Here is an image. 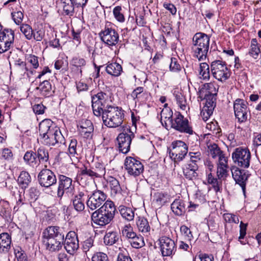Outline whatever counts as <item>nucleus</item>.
<instances>
[{"mask_svg":"<svg viewBox=\"0 0 261 261\" xmlns=\"http://www.w3.org/2000/svg\"><path fill=\"white\" fill-rule=\"evenodd\" d=\"M40 140L43 144L48 146H55L59 143L64 144V138L60 130L56 131L55 133L44 135L40 137Z\"/></svg>","mask_w":261,"mask_h":261,"instance_id":"aec40b11","label":"nucleus"},{"mask_svg":"<svg viewBox=\"0 0 261 261\" xmlns=\"http://www.w3.org/2000/svg\"><path fill=\"white\" fill-rule=\"evenodd\" d=\"M211 70L214 77L218 81L227 80L231 75V72L227 67L225 62L222 60H215L211 63Z\"/></svg>","mask_w":261,"mask_h":261,"instance_id":"423d86ee","label":"nucleus"},{"mask_svg":"<svg viewBox=\"0 0 261 261\" xmlns=\"http://www.w3.org/2000/svg\"><path fill=\"white\" fill-rule=\"evenodd\" d=\"M232 176L236 184L242 188L244 194H245L246 185L250 174L248 170L239 168L237 166H232L231 168Z\"/></svg>","mask_w":261,"mask_h":261,"instance_id":"9d476101","label":"nucleus"},{"mask_svg":"<svg viewBox=\"0 0 261 261\" xmlns=\"http://www.w3.org/2000/svg\"><path fill=\"white\" fill-rule=\"evenodd\" d=\"M71 64L73 66L76 68H80V72L81 74L82 73V67L86 65V62L84 58L75 57L72 58Z\"/></svg>","mask_w":261,"mask_h":261,"instance_id":"49530a36","label":"nucleus"},{"mask_svg":"<svg viewBox=\"0 0 261 261\" xmlns=\"http://www.w3.org/2000/svg\"><path fill=\"white\" fill-rule=\"evenodd\" d=\"M11 238L8 233L0 234V253H7L11 248Z\"/></svg>","mask_w":261,"mask_h":261,"instance_id":"393cba45","label":"nucleus"},{"mask_svg":"<svg viewBox=\"0 0 261 261\" xmlns=\"http://www.w3.org/2000/svg\"><path fill=\"white\" fill-rule=\"evenodd\" d=\"M173 212L177 216H181L186 212V207L184 201L180 199H175L171 205Z\"/></svg>","mask_w":261,"mask_h":261,"instance_id":"c85d7f7f","label":"nucleus"},{"mask_svg":"<svg viewBox=\"0 0 261 261\" xmlns=\"http://www.w3.org/2000/svg\"><path fill=\"white\" fill-rule=\"evenodd\" d=\"M132 246L135 248H140L144 246L145 243L143 238L140 236H137L132 240H130Z\"/></svg>","mask_w":261,"mask_h":261,"instance_id":"8fccbe9b","label":"nucleus"},{"mask_svg":"<svg viewBox=\"0 0 261 261\" xmlns=\"http://www.w3.org/2000/svg\"><path fill=\"white\" fill-rule=\"evenodd\" d=\"M86 176L90 177L91 178L93 179L97 178L94 172L91 167L88 168L87 167L84 166L83 168H81L80 173L78 176L80 184H83V180Z\"/></svg>","mask_w":261,"mask_h":261,"instance_id":"c9c22d12","label":"nucleus"},{"mask_svg":"<svg viewBox=\"0 0 261 261\" xmlns=\"http://www.w3.org/2000/svg\"><path fill=\"white\" fill-rule=\"evenodd\" d=\"M74 190V186L72 184V180L64 175L58 176V188L57 190V197L61 199L65 192L72 193Z\"/></svg>","mask_w":261,"mask_h":261,"instance_id":"9b49d317","label":"nucleus"},{"mask_svg":"<svg viewBox=\"0 0 261 261\" xmlns=\"http://www.w3.org/2000/svg\"><path fill=\"white\" fill-rule=\"evenodd\" d=\"M190 161L188 162L190 164H197L201 160V154L200 152H189Z\"/></svg>","mask_w":261,"mask_h":261,"instance_id":"0e129e2a","label":"nucleus"},{"mask_svg":"<svg viewBox=\"0 0 261 261\" xmlns=\"http://www.w3.org/2000/svg\"><path fill=\"white\" fill-rule=\"evenodd\" d=\"M46 108V107L42 103L35 104L33 107V111L37 115H41L44 114Z\"/></svg>","mask_w":261,"mask_h":261,"instance_id":"69168bd1","label":"nucleus"},{"mask_svg":"<svg viewBox=\"0 0 261 261\" xmlns=\"http://www.w3.org/2000/svg\"><path fill=\"white\" fill-rule=\"evenodd\" d=\"M210 37L205 33H196L192 39V49L194 56L199 61H204L207 57L209 49Z\"/></svg>","mask_w":261,"mask_h":261,"instance_id":"7ed1b4c3","label":"nucleus"},{"mask_svg":"<svg viewBox=\"0 0 261 261\" xmlns=\"http://www.w3.org/2000/svg\"><path fill=\"white\" fill-rule=\"evenodd\" d=\"M35 152L39 165L40 163H47L48 162L49 153L48 150L44 147H39Z\"/></svg>","mask_w":261,"mask_h":261,"instance_id":"e433bc0d","label":"nucleus"},{"mask_svg":"<svg viewBox=\"0 0 261 261\" xmlns=\"http://www.w3.org/2000/svg\"><path fill=\"white\" fill-rule=\"evenodd\" d=\"M14 32L11 29H5L0 32V53L8 50L13 44Z\"/></svg>","mask_w":261,"mask_h":261,"instance_id":"4468645a","label":"nucleus"},{"mask_svg":"<svg viewBox=\"0 0 261 261\" xmlns=\"http://www.w3.org/2000/svg\"><path fill=\"white\" fill-rule=\"evenodd\" d=\"M171 127L180 133L193 134V130L189 124L188 120L179 112H176L173 120H171Z\"/></svg>","mask_w":261,"mask_h":261,"instance_id":"6e6552de","label":"nucleus"},{"mask_svg":"<svg viewBox=\"0 0 261 261\" xmlns=\"http://www.w3.org/2000/svg\"><path fill=\"white\" fill-rule=\"evenodd\" d=\"M124 168L128 174L135 177L139 176L144 170L141 162L131 156L126 158Z\"/></svg>","mask_w":261,"mask_h":261,"instance_id":"f8f14e48","label":"nucleus"},{"mask_svg":"<svg viewBox=\"0 0 261 261\" xmlns=\"http://www.w3.org/2000/svg\"><path fill=\"white\" fill-rule=\"evenodd\" d=\"M37 180L42 187L51 188L56 185L57 179L55 173L50 169H43L37 176Z\"/></svg>","mask_w":261,"mask_h":261,"instance_id":"1a4fd4ad","label":"nucleus"},{"mask_svg":"<svg viewBox=\"0 0 261 261\" xmlns=\"http://www.w3.org/2000/svg\"><path fill=\"white\" fill-rule=\"evenodd\" d=\"M2 158L6 160H11L13 159V153L9 148H4L2 150Z\"/></svg>","mask_w":261,"mask_h":261,"instance_id":"774afa93","label":"nucleus"},{"mask_svg":"<svg viewBox=\"0 0 261 261\" xmlns=\"http://www.w3.org/2000/svg\"><path fill=\"white\" fill-rule=\"evenodd\" d=\"M247 226V224L244 223L242 221L241 222L240 224V236L239 237V240L242 244H245V243L242 241L241 240L243 239L246 234Z\"/></svg>","mask_w":261,"mask_h":261,"instance_id":"680f3d73","label":"nucleus"},{"mask_svg":"<svg viewBox=\"0 0 261 261\" xmlns=\"http://www.w3.org/2000/svg\"><path fill=\"white\" fill-rule=\"evenodd\" d=\"M39 191L36 187H31L29 189V196L31 200L35 201L39 196Z\"/></svg>","mask_w":261,"mask_h":261,"instance_id":"338daca9","label":"nucleus"},{"mask_svg":"<svg viewBox=\"0 0 261 261\" xmlns=\"http://www.w3.org/2000/svg\"><path fill=\"white\" fill-rule=\"evenodd\" d=\"M122 8L121 6H118L115 7L113 11V13L116 20L120 22H123L125 20L124 15L121 12Z\"/></svg>","mask_w":261,"mask_h":261,"instance_id":"864d4df0","label":"nucleus"},{"mask_svg":"<svg viewBox=\"0 0 261 261\" xmlns=\"http://www.w3.org/2000/svg\"><path fill=\"white\" fill-rule=\"evenodd\" d=\"M14 64L15 70L21 75H24L28 70L25 62L20 59L14 60Z\"/></svg>","mask_w":261,"mask_h":261,"instance_id":"a19ab883","label":"nucleus"},{"mask_svg":"<svg viewBox=\"0 0 261 261\" xmlns=\"http://www.w3.org/2000/svg\"><path fill=\"white\" fill-rule=\"evenodd\" d=\"M42 242L46 248L51 252L60 250L63 244L64 234L62 229L57 226H50L43 232Z\"/></svg>","mask_w":261,"mask_h":261,"instance_id":"f257e3e1","label":"nucleus"},{"mask_svg":"<svg viewBox=\"0 0 261 261\" xmlns=\"http://www.w3.org/2000/svg\"><path fill=\"white\" fill-rule=\"evenodd\" d=\"M172 149L169 152V156L173 159L174 167L183 160L187 155L188 149L186 144L182 141H176L172 143Z\"/></svg>","mask_w":261,"mask_h":261,"instance_id":"0eeeda50","label":"nucleus"},{"mask_svg":"<svg viewBox=\"0 0 261 261\" xmlns=\"http://www.w3.org/2000/svg\"><path fill=\"white\" fill-rule=\"evenodd\" d=\"M101 115L103 124L108 127H117L123 121V111L120 107L107 106L103 111Z\"/></svg>","mask_w":261,"mask_h":261,"instance_id":"20e7f679","label":"nucleus"},{"mask_svg":"<svg viewBox=\"0 0 261 261\" xmlns=\"http://www.w3.org/2000/svg\"><path fill=\"white\" fill-rule=\"evenodd\" d=\"M106 72L114 76H119L122 72L121 65L116 62L109 64L106 67Z\"/></svg>","mask_w":261,"mask_h":261,"instance_id":"473e14b6","label":"nucleus"},{"mask_svg":"<svg viewBox=\"0 0 261 261\" xmlns=\"http://www.w3.org/2000/svg\"><path fill=\"white\" fill-rule=\"evenodd\" d=\"M116 212L113 202L107 200L98 210L92 213L91 219L94 223L105 226L113 220Z\"/></svg>","mask_w":261,"mask_h":261,"instance_id":"f03ea898","label":"nucleus"},{"mask_svg":"<svg viewBox=\"0 0 261 261\" xmlns=\"http://www.w3.org/2000/svg\"><path fill=\"white\" fill-rule=\"evenodd\" d=\"M11 15L16 24H19L21 23L23 18V14L20 11L13 12L11 13Z\"/></svg>","mask_w":261,"mask_h":261,"instance_id":"e2e57ef3","label":"nucleus"},{"mask_svg":"<svg viewBox=\"0 0 261 261\" xmlns=\"http://www.w3.org/2000/svg\"><path fill=\"white\" fill-rule=\"evenodd\" d=\"M214 110V109H211V108H209L207 107H203L200 113V115L204 121H206L213 114Z\"/></svg>","mask_w":261,"mask_h":261,"instance_id":"6e6d98bb","label":"nucleus"},{"mask_svg":"<svg viewBox=\"0 0 261 261\" xmlns=\"http://www.w3.org/2000/svg\"><path fill=\"white\" fill-rule=\"evenodd\" d=\"M23 160L27 164L34 168L39 165L36 152L33 151H28L25 152L23 156Z\"/></svg>","mask_w":261,"mask_h":261,"instance_id":"2f4dec72","label":"nucleus"},{"mask_svg":"<svg viewBox=\"0 0 261 261\" xmlns=\"http://www.w3.org/2000/svg\"><path fill=\"white\" fill-rule=\"evenodd\" d=\"M251 155L248 148L239 147L236 148L232 153L233 163L238 167L248 168L250 166Z\"/></svg>","mask_w":261,"mask_h":261,"instance_id":"39448f33","label":"nucleus"},{"mask_svg":"<svg viewBox=\"0 0 261 261\" xmlns=\"http://www.w3.org/2000/svg\"><path fill=\"white\" fill-rule=\"evenodd\" d=\"M134 137L135 135L132 132L130 134L126 133L119 134L117 138L119 151L124 154L127 153L130 150L132 140Z\"/></svg>","mask_w":261,"mask_h":261,"instance_id":"6ab92c4d","label":"nucleus"},{"mask_svg":"<svg viewBox=\"0 0 261 261\" xmlns=\"http://www.w3.org/2000/svg\"><path fill=\"white\" fill-rule=\"evenodd\" d=\"M175 96L177 103L180 109L185 110L187 108V101L185 96L181 93H177Z\"/></svg>","mask_w":261,"mask_h":261,"instance_id":"603ef678","label":"nucleus"},{"mask_svg":"<svg viewBox=\"0 0 261 261\" xmlns=\"http://www.w3.org/2000/svg\"><path fill=\"white\" fill-rule=\"evenodd\" d=\"M198 166L197 164L187 163L182 167V171L185 177L189 180L196 179L198 176L197 170Z\"/></svg>","mask_w":261,"mask_h":261,"instance_id":"b1692460","label":"nucleus"},{"mask_svg":"<svg viewBox=\"0 0 261 261\" xmlns=\"http://www.w3.org/2000/svg\"><path fill=\"white\" fill-rule=\"evenodd\" d=\"M36 89L39 90L41 94L45 97H49L54 93V91L52 90L50 83L47 80H45L40 83L39 87H37Z\"/></svg>","mask_w":261,"mask_h":261,"instance_id":"bb28decb","label":"nucleus"},{"mask_svg":"<svg viewBox=\"0 0 261 261\" xmlns=\"http://www.w3.org/2000/svg\"><path fill=\"white\" fill-rule=\"evenodd\" d=\"M84 196V193L83 192H80L72 199L74 208L76 211L82 212L85 208L84 200L83 199Z\"/></svg>","mask_w":261,"mask_h":261,"instance_id":"72a5a7b5","label":"nucleus"},{"mask_svg":"<svg viewBox=\"0 0 261 261\" xmlns=\"http://www.w3.org/2000/svg\"><path fill=\"white\" fill-rule=\"evenodd\" d=\"M143 91V87H138L134 89L130 94V96L133 98L136 103L139 102L141 97H142Z\"/></svg>","mask_w":261,"mask_h":261,"instance_id":"09e8293b","label":"nucleus"},{"mask_svg":"<svg viewBox=\"0 0 261 261\" xmlns=\"http://www.w3.org/2000/svg\"><path fill=\"white\" fill-rule=\"evenodd\" d=\"M12 209L8 202H5L0 206V215L6 221L11 222L13 220Z\"/></svg>","mask_w":261,"mask_h":261,"instance_id":"cd10ccee","label":"nucleus"},{"mask_svg":"<svg viewBox=\"0 0 261 261\" xmlns=\"http://www.w3.org/2000/svg\"><path fill=\"white\" fill-rule=\"evenodd\" d=\"M97 178H101L106 174L104 165L100 163H95L94 165L91 166Z\"/></svg>","mask_w":261,"mask_h":261,"instance_id":"37998d69","label":"nucleus"},{"mask_svg":"<svg viewBox=\"0 0 261 261\" xmlns=\"http://www.w3.org/2000/svg\"><path fill=\"white\" fill-rule=\"evenodd\" d=\"M63 245L68 253L73 254L79 248L77 234L73 231H69L64 238Z\"/></svg>","mask_w":261,"mask_h":261,"instance_id":"a211bd4d","label":"nucleus"},{"mask_svg":"<svg viewBox=\"0 0 261 261\" xmlns=\"http://www.w3.org/2000/svg\"><path fill=\"white\" fill-rule=\"evenodd\" d=\"M61 6L63 14L65 15L72 16L74 13L75 5L72 0H60Z\"/></svg>","mask_w":261,"mask_h":261,"instance_id":"a878e982","label":"nucleus"},{"mask_svg":"<svg viewBox=\"0 0 261 261\" xmlns=\"http://www.w3.org/2000/svg\"><path fill=\"white\" fill-rule=\"evenodd\" d=\"M20 30L27 39L30 40L33 38V30L30 25L22 24L20 27Z\"/></svg>","mask_w":261,"mask_h":261,"instance_id":"a18cd8bd","label":"nucleus"},{"mask_svg":"<svg viewBox=\"0 0 261 261\" xmlns=\"http://www.w3.org/2000/svg\"><path fill=\"white\" fill-rule=\"evenodd\" d=\"M136 224L140 231L143 233L148 232L150 230V226L147 219L144 217H139Z\"/></svg>","mask_w":261,"mask_h":261,"instance_id":"58836bf2","label":"nucleus"},{"mask_svg":"<svg viewBox=\"0 0 261 261\" xmlns=\"http://www.w3.org/2000/svg\"><path fill=\"white\" fill-rule=\"evenodd\" d=\"M169 69L171 71L174 72H178L181 70V66L178 63L176 58L173 57L170 58Z\"/></svg>","mask_w":261,"mask_h":261,"instance_id":"5fc2aeb1","label":"nucleus"},{"mask_svg":"<svg viewBox=\"0 0 261 261\" xmlns=\"http://www.w3.org/2000/svg\"><path fill=\"white\" fill-rule=\"evenodd\" d=\"M119 234L116 231H109L106 233L103 242L107 246H112L119 241Z\"/></svg>","mask_w":261,"mask_h":261,"instance_id":"c756f323","label":"nucleus"},{"mask_svg":"<svg viewBox=\"0 0 261 261\" xmlns=\"http://www.w3.org/2000/svg\"><path fill=\"white\" fill-rule=\"evenodd\" d=\"M199 75L200 78L203 80H208L210 77V68L206 63H202L200 64Z\"/></svg>","mask_w":261,"mask_h":261,"instance_id":"79ce46f5","label":"nucleus"},{"mask_svg":"<svg viewBox=\"0 0 261 261\" xmlns=\"http://www.w3.org/2000/svg\"><path fill=\"white\" fill-rule=\"evenodd\" d=\"M105 95V93L99 92L92 97V107L93 114L96 116H100L105 109L103 103Z\"/></svg>","mask_w":261,"mask_h":261,"instance_id":"412c9836","label":"nucleus"},{"mask_svg":"<svg viewBox=\"0 0 261 261\" xmlns=\"http://www.w3.org/2000/svg\"><path fill=\"white\" fill-rule=\"evenodd\" d=\"M119 211L121 216L125 220L130 221L134 219V212L130 208L125 206L124 205H120L119 207Z\"/></svg>","mask_w":261,"mask_h":261,"instance_id":"4c0bfd02","label":"nucleus"},{"mask_svg":"<svg viewBox=\"0 0 261 261\" xmlns=\"http://www.w3.org/2000/svg\"><path fill=\"white\" fill-rule=\"evenodd\" d=\"M17 181L22 189H26L31 182V177L28 172L23 171L20 172Z\"/></svg>","mask_w":261,"mask_h":261,"instance_id":"f704fd0d","label":"nucleus"},{"mask_svg":"<svg viewBox=\"0 0 261 261\" xmlns=\"http://www.w3.org/2000/svg\"><path fill=\"white\" fill-rule=\"evenodd\" d=\"M15 255L17 261H31L25 252L21 249H15Z\"/></svg>","mask_w":261,"mask_h":261,"instance_id":"4d7b16f0","label":"nucleus"},{"mask_svg":"<svg viewBox=\"0 0 261 261\" xmlns=\"http://www.w3.org/2000/svg\"><path fill=\"white\" fill-rule=\"evenodd\" d=\"M92 261H109L108 255L101 252L95 253L92 257Z\"/></svg>","mask_w":261,"mask_h":261,"instance_id":"052dcab7","label":"nucleus"},{"mask_svg":"<svg viewBox=\"0 0 261 261\" xmlns=\"http://www.w3.org/2000/svg\"><path fill=\"white\" fill-rule=\"evenodd\" d=\"M207 182L209 184L212 185L213 188L216 192L220 191V185L221 184V181H219L216 178H214L211 173L208 174Z\"/></svg>","mask_w":261,"mask_h":261,"instance_id":"de8ad7c7","label":"nucleus"},{"mask_svg":"<svg viewBox=\"0 0 261 261\" xmlns=\"http://www.w3.org/2000/svg\"><path fill=\"white\" fill-rule=\"evenodd\" d=\"M80 135L85 138L91 137L94 130L93 123L90 120H82L77 125Z\"/></svg>","mask_w":261,"mask_h":261,"instance_id":"5701e85b","label":"nucleus"},{"mask_svg":"<svg viewBox=\"0 0 261 261\" xmlns=\"http://www.w3.org/2000/svg\"><path fill=\"white\" fill-rule=\"evenodd\" d=\"M247 102L242 99H237L233 103V109L236 118L240 123L246 121L248 118L249 109L247 107Z\"/></svg>","mask_w":261,"mask_h":261,"instance_id":"ddd939ff","label":"nucleus"},{"mask_svg":"<svg viewBox=\"0 0 261 261\" xmlns=\"http://www.w3.org/2000/svg\"><path fill=\"white\" fill-rule=\"evenodd\" d=\"M87 201V206L92 210L100 206L106 200L107 195L100 190L94 191Z\"/></svg>","mask_w":261,"mask_h":261,"instance_id":"f3484780","label":"nucleus"},{"mask_svg":"<svg viewBox=\"0 0 261 261\" xmlns=\"http://www.w3.org/2000/svg\"><path fill=\"white\" fill-rule=\"evenodd\" d=\"M77 141L75 139H71L68 147V151L70 155L74 156L76 152Z\"/></svg>","mask_w":261,"mask_h":261,"instance_id":"bf43d9fd","label":"nucleus"},{"mask_svg":"<svg viewBox=\"0 0 261 261\" xmlns=\"http://www.w3.org/2000/svg\"><path fill=\"white\" fill-rule=\"evenodd\" d=\"M107 182L109 185L112 194L116 195L121 193L122 189L119 181L116 178L109 176L107 179Z\"/></svg>","mask_w":261,"mask_h":261,"instance_id":"7c9ffc66","label":"nucleus"},{"mask_svg":"<svg viewBox=\"0 0 261 261\" xmlns=\"http://www.w3.org/2000/svg\"><path fill=\"white\" fill-rule=\"evenodd\" d=\"M204 98L206 100L204 107H207L209 108H211V109H214L216 105L215 94H207L205 93Z\"/></svg>","mask_w":261,"mask_h":261,"instance_id":"c03bdc74","label":"nucleus"},{"mask_svg":"<svg viewBox=\"0 0 261 261\" xmlns=\"http://www.w3.org/2000/svg\"><path fill=\"white\" fill-rule=\"evenodd\" d=\"M60 130L50 119H46L42 120L39 125V132L40 137L51 133H55Z\"/></svg>","mask_w":261,"mask_h":261,"instance_id":"4be33fe9","label":"nucleus"},{"mask_svg":"<svg viewBox=\"0 0 261 261\" xmlns=\"http://www.w3.org/2000/svg\"><path fill=\"white\" fill-rule=\"evenodd\" d=\"M161 118H164L167 120H169L170 123L171 120H173V112L170 108H165L162 110L161 112Z\"/></svg>","mask_w":261,"mask_h":261,"instance_id":"13d9d810","label":"nucleus"},{"mask_svg":"<svg viewBox=\"0 0 261 261\" xmlns=\"http://www.w3.org/2000/svg\"><path fill=\"white\" fill-rule=\"evenodd\" d=\"M204 87L201 90V94H202L203 93H206L207 94H215L216 96V88L213 84L206 83L203 85Z\"/></svg>","mask_w":261,"mask_h":261,"instance_id":"3c124183","label":"nucleus"},{"mask_svg":"<svg viewBox=\"0 0 261 261\" xmlns=\"http://www.w3.org/2000/svg\"><path fill=\"white\" fill-rule=\"evenodd\" d=\"M208 151L209 155L213 158L219 156V159H221L222 157H224V154H223L222 151L215 143H213L208 146Z\"/></svg>","mask_w":261,"mask_h":261,"instance_id":"ea45409f","label":"nucleus"},{"mask_svg":"<svg viewBox=\"0 0 261 261\" xmlns=\"http://www.w3.org/2000/svg\"><path fill=\"white\" fill-rule=\"evenodd\" d=\"M98 35L101 40L108 46H114L118 42L119 35L112 28H105Z\"/></svg>","mask_w":261,"mask_h":261,"instance_id":"2eb2a0df","label":"nucleus"},{"mask_svg":"<svg viewBox=\"0 0 261 261\" xmlns=\"http://www.w3.org/2000/svg\"><path fill=\"white\" fill-rule=\"evenodd\" d=\"M160 247L163 256H170L175 254L176 246L171 238L163 236L159 239Z\"/></svg>","mask_w":261,"mask_h":261,"instance_id":"dca6fc26","label":"nucleus"}]
</instances>
